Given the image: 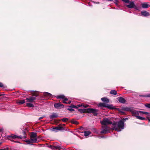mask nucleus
I'll use <instances>...</instances> for the list:
<instances>
[{
	"instance_id": "obj_35",
	"label": "nucleus",
	"mask_w": 150,
	"mask_h": 150,
	"mask_svg": "<svg viewBox=\"0 0 150 150\" xmlns=\"http://www.w3.org/2000/svg\"><path fill=\"white\" fill-rule=\"evenodd\" d=\"M144 105L146 107L150 108V103H146Z\"/></svg>"
},
{
	"instance_id": "obj_11",
	"label": "nucleus",
	"mask_w": 150,
	"mask_h": 150,
	"mask_svg": "<svg viewBox=\"0 0 150 150\" xmlns=\"http://www.w3.org/2000/svg\"><path fill=\"white\" fill-rule=\"evenodd\" d=\"M64 130V127H63L59 126V125L57 127H54L52 128V130L55 132H57L58 131Z\"/></svg>"
},
{
	"instance_id": "obj_27",
	"label": "nucleus",
	"mask_w": 150,
	"mask_h": 150,
	"mask_svg": "<svg viewBox=\"0 0 150 150\" xmlns=\"http://www.w3.org/2000/svg\"><path fill=\"white\" fill-rule=\"evenodd\" d=\"M26 105L29 108H33L34 107V105L33 104L30 103H26Z\"/></svg>"
},
{
	"instance_id": "obj_54",
	"label": "nucleus",
	"mask_w": 150,
	"mask_h": 150,
	"mask_svg": "<svg viewBox=\"0 0 150 150\" xmlns=\"http://www.w3.org/2000/svg\"><path fill=\"white\" fill-rule=\"evenodd\" d=\"M11 140V141H14L13 140Z\"/></svg>"
},
{
	"instance_id": "obj_33",
	"label": "nucleus",
	"mask_w": 150,
	"mask_h": 150,
	"mask_svg": "<svg viewBox=\"0 0 150 150\" xmlns=\"http://www.w3.org/2000/svg\"><path fill=\"white\" fill-rule=\"evenodd\" d=\"M83 106V107L84 108H87L88 106V105H83L82 104H81V105H77V106L79 107H80L81 106Z\"/></svg>"
},
{
	"instance_id": "obj_21",
	"label": "nucleus",
	"mask_w": 150,
	"mask_h": 150,
	"mask_svg": "<svg viewBox=\"0 0 150 150\" xmlns=\"http://www.w3.org/2000/svg\"><path fill=\"white\" fill-rule=\"evenodd\" d=\"M37 137V134L36 132H32L31 133L30 138H34Z\"/></svg>"
},
{
	"instance_id": "obj_34",
	"label": "nucleus",
	"mask_w": 150,
	"mask_h": 150,
	"mask_svg": "<svg viewBox=\"0 0 150 150\" xmlns=\"http://www.w3.org/2000/svg\"><path fill=\"white\" fill-rule=\"evenodd\" d=\"M137 118L138 119L142 120H144L145 119L144 118H143L142 117L139 116H138V117H137Z\"/></svg>"
},
{
	"instance_id": "obj_6",
	"label": "nucleus",
	"mask_w": 150,
	"mask_h": 150,
	"mask_svg": "<svg viewBox=\"0 0 150 150\" xmlns=\"http://www.w3.org/2000/svg\"><path fill=\"white\" fill-rule=\"evenodd\" d=\"M30 140H26L24 142L27 143L28 144H32V143H35L37 141V137L34 138H30Z\"/></svg>"
},
{
	"instance_id": "obj_1",
	"label": "nucleus",
	"mask_w": 150,
	"mask_h": 150,
	"mask_svg": "<svg viewBox=\"0 0 150 150\" xmlns=\"http://www.w3.org/2000/svg\"><path fill=\"white\" fill-rule=\"evenodd\" d=\"M78 111L81 113H92L94 116H96L98 115V110L91 108L88 109H79L78 110Z\"/></svg>"
},
{
	"instance_id": "obj_52",
	"label": "nucleus",
	"mask_w": 150,
	"mask_h": 150,
	"mask_svg": "<svg viewBox=\"0 0 150 150\" xmlns=\"http://www.w3.org/2000/svg\"><path fill=\"white\" fill-rule=\"evenodd\" d=\"M2 144V142H0V145H1Z\"/></svg>"
},
{
	"instance_id": "obj_28",
	"label": "nucleus",
	"mask_w": 150,
	"mask_h": 150,
	"mask_svg": "<svg viewBox=\"0 0 150 150\" xmlns=\"http://www.w3.org/2000/svg\"><path fill=\"white\" fill-rule=\"evenodd\" d=\"M114 109L117 110V111L119 112V113H121L122 115H124L125 114V112L122 111L119 108H115Z\"/></svg>"
},
{
	"instance_id": "obj_16",
	"label": "nucleus",
	"mask_w": 150,
	"mask_h": 150,
	"mask_svg": "<svg viewBox=\"0 0 150 150\" xmlns=\"http://www.w3.org/2000/svg\"><path fill=\"white\" fill-rule=\"evenodd\" d=\"M118 98V100L120 103H124L126 102V100L124 98L122 97H119Z\"/></svg>"
},
{
	"instance_id": "obj_4",
	"label": "nucleus",
	"mask_w": 150,
	"mask_h": 150,
	"mask_svg": "<svg viewBox=\"0 0 150 150\" xmlns=\"http://www.w3.org/2000/svg\"><path fill=\"white\" fill-rule=\"evenodd\" d=\"M98 105V107L100 108L104 107L111 109H113L115 108V107L113 106L112 105L106 104L104 103H99Z\"/></svg>"
},
{
	"instance_id": "obj_19",
	"label": "nucleus",
	"mask_w": 150,
	"mask_h": 150,
	"mask_svg": "<svg viewBox=\"0 0 150 150\" xmlns=\"http://www.w3.org/2000/svg\"><path fill=\"white\" fill-rule=\"evenodd\" d=\"M102 101L103 102H106L107 103H108L109 102V99L106 97L102 98H101Z\"/></svg>"
},
{
	"instance_id": "obj_42",
	"label": "nucleus",
	"mask_w": 150,
	"mask_h": 150,
	"mask_svg": "<svg viewBox=\"0 0 150 150\" xmlns=\"http://www.w3.org/2000/svg\"><path fill=\"white\" fill-rule=\"evenodd\" d=\"M118 2V0H115V3L116 4H117Z\"/></svg>"
},
{
	"instance_id": "obj_31",
	"label": "nucleus",
	"mask_w": 150,
	"mask_h": 150,
	"mask_svg": "<svg viewBox=\"0 0 150 150\" xmlns=\"http://www.w3.org/2000/svg\"><path fill=\"white\" fill-rule=\"evenodd\" d=\"M139 112L140 113L144 114L147 115H149V113L147 112L142 111H139Z\"/></svg>"
},
{
	"instance_id": "obj_25",
	"label": "nucleus",
	"mask_w": 150,
	"mask_h": 150,
	"mask_svg": "<svg viewBox=\"0 0 150 150\" xmlns=\"http://www.w3.org/2000/svg\"><path fill=\"white\" fill-rule=\"evenodd\" d=\"M91 134V132L88 131H84V134L85 136H87Z\"/></svg>"
},
{
	"instance_id": "obj_29",
	"label": "nucleus",
	"mask_w": 150,
	"mask_h": 150,
	"mask_svg": "<svg viewBox=\"0 0 150 150\" xmlns=\"http://www.w3.org/2000/svg\"><path fill=\"white\" fill-rule=\"evenodd\" d=\"M110 93L111 94H113L114 95H116L117 94V92L116 91L113 90H111L110 92Z\"/></svg>"
},
{
	"instance_id": "obj_7",
	"label": "nucleus",
	"mask_w": 150,
	"mask_h": 150,
	"mask_svg": "<svg viewBox=\"0 0 150 150\" xmlns=\"http://www.w3.org/2000/svg\"><path fill=\"white\" fill-rule=\"evenodd\" d=\"M103 130L100 132L101 134H106L109 132L110 128L107 126H103Z\"/></svg>"
},
{
	"instance_id": "obj_39",
	"label": "nucleus",
	"mask_w": 150,
	"mask_h": 150,
	"mask_svg": "<svg viewBox=\"0 0 150 150\" xmlns=\"http://www.w3.org/2000/svg\"><path fill=\"white\" fill-rule=\"evenodd\" d=\"M61 120V119L60 120H54L55 122L56 123H59L60 121Z\"/></svg>"
},
{
	"instance_id": "obj_45",
	"label": "nucleus",
	"mask_w": 150,
	"mask_h": 150,
	"mask_svg": "<svg viewBox=\"0 0 150 150\" xmlns=\"http://www.w3.org/2000/svg\"><path fill=\"white\" fill-rule=\"evenodd\" d=\"M53 146L52 145H49L48 146V147L51 148V149L52 148V147Z\"/></svg>"
},
{
	"instance_id": "obj_15",
	"label": "nucleus",
	"mask_w": 150,
	"mask_h": 150,
	"mask_svg": "<svg viewBox=\"0 0 150 150\" xmlns=\"http://www.w3.org/2000/svg\"><path fill=\"white\" fill-rule=\"evenodd\" d=\"M141 13L142 15L144 17L148 16L150 15V13L149 12L145 11H141Z\"/></svg>"
},
{
	"instance_id": "obj_30",
	"label": "nucleus",
	"mask_w": 150,
	"mask_h": 150,
	"mask_svg": "<svg viewBox=\"0 0 150 150\" xmlns=\"http://www.w3.org/2000/svg\"><path fill=\"white\" fill-rule=\"evenodd\" d=\"M69 120V119L66 117H64L63 118L61 119V120H62L63 122H67Z\"/></svg>"
},
{
	"instance_id": "obj_9",
	"label": "nucleus",
	"mask_w": 150,
	"mask_h": 150,
	"mask_svg": "<svg viewBox=\"0 0 150 150\" xmlns=\"http://www.w3.org/2000/svg\"><path fill=\"white\" fill-rule=\"evenodd\" d=\"M54 106L56 109H60L64 107V105L60 102L59 103H55L54 104Z\"/></svg>"
},
{
	"instance_id": "obj_22",
	"label": "nucleus",
	"mask_w": 150,
	"mask_h": 150,
	"mask_svg": "<svg viewBox=\"0 0 150 150\" xmlns=\"http://www.w3.org/2000/svg\"><path fill=\"white\" fill-rule=\"evenodd\" d=\"M65 97V96L64 95H60L57 96H56L57 98V99H64Z\"/></svg>"
},
{
	"instance_id": "obj_36",
	"label": "nucleus",
	"mask_w": 150,
	"mask_h": 150,
	"mask_svg": "<svg viewBox=\"0 0 150 150\" xmlns=\"http://www.w3.org/2000/svg\"><path fill=\"white\" fill-rule=\"evenodd\" d=\"M139 96L141 97H147V95H139Z\"/></svg>"
},
{
	"instance_id": "obj_40",
	"label": "nucleus",
	"mask_w": 150,
	"mask_h": 150,
	"mask_svg": "<svg viewBox=\"0 0 150 150\" xmlns=\"http://www.w3.org/2000/svg\"><path fill=\"white\" fill-rule=\"evenodd\" d=\"M67 109L71 112L73 111H74V110L72 108H68Z\"/></svg>"
},
{
	"instance_id": "obj_12",
	"label": "nucleus",
	"mask_w": 150,
	"mask_h": 150,
	"mask_svg": "<svg viewBox=\"0 0 150 150\" xmlns=\"http://www.w3.org/2000/svg\"><path fill=\"white\" fill-rule=\"evenodd\" d=\"M112 125L114 126V127L113 128V130H115L117 132H120L121 131V130L120 129H118L117 127V122H114L113 123H112Z\"/></svg>"
},
{
	"instance_id": "obj_5",
	"label": "nucleus",
	"mask_w": 150,
	"mask_h": 150,
	"mask_svg": "<svg viewBox=\"0 0 150 150\" xmlns=\"http://www.w3.org/2000/svg\"><path fill=\"white\" fill-rule=\"evenodd\" d=\"M101 124L103 126H107V125L112 124V122L108 118H103L102 120L100 121Z\"/></svg>"
},
{
	"instance_id": "obj_44",
	"label": "nucleus",
	"mask_w": 150,
	"mask_h": 150,
	"mask_svg": "<svg viewBox=\"0 0 150 150\" xmlns=\"http://www.w3.org/2000/svg\"><path fill=\"white\" fill-rule=\"evenodd\" d=\"M128 119V118H123V119H122V120L123 121H124V120H127Z\"/></svg>"
},
{
	"instance_id": "obj_8",
	"label": "nucleus",
	"mask_w": 150,
	"mask_h": 150,
	"mask_svg": "<svg viewBox=\"0 0 150 150\" xmlns=\"http://www.w3.org/2000/svg\"><path fill=\"white\" fill-rule=\"evenodd\" d=\"M124 121L122 120H120L117 122V127L120 130L123 129L124 128Z\"/></svg>"
},
{
	"instance_id": "obj_38",
	"label": "nucleus",
	"mask_w": 150,
	"mask_h": 150,
	"mask_svg": "<svg viewBox=\"0 0 150 150\" xmlns=\"http://www.w3.org/2000/svg\"><path fill=\"white\" fill-rule=\"evenodd\" d=\"M122 1L125 3H128L129 2V0H122Z\"/></svg>"
},
{
	"instance_id": "obj_41",
	"label": "nucleus",
	"mask_w": 150,
	"mask_h": 150,
	"mask_svg": "<svg viewBox=\"0 0 150 150\" xmlns=\"http://www.w3.org/2000/svg\"><path fill=\"white\" fill-rule=\"evenodd\" d=\"M4 87V85L3 84L1 83V82H0V87Z\"/></svg>"
},
{
	"instance_id": "obj_13",
	"label": "nucleus",
	"mask_w": 150,
	"mask_h": 150,
	"mask_svg": "<svg viewBox=\"0 0 150 150\" xmlns=\"http://www.w3.org/2000/svg\"><path fill=\"white\" fill-rule=\"evenodd\" d=\"M36 99V98L34 96H30L28 98H26L27 102L29 103H32Z\"/></svg>"
},
{
	"instance_id": "obj_37",
	"label": "nucleus",
	"mask_w": 150,
	"mask_h": 150,
	"mask_svg": "<svg viewBox=\"0 0 150 150\" xmlns=\"http://www.w3.org/2000/svg\"><path fill=\"white\" fill-rule=\"evenodd\" d=\"M69 107L73 108H78V107H77L75 105H71V106H70Z\"/></svg>"
},
{
	"instance_id": "obj_18",
	"label": "nucleus",
	"mask_w": 150,
	"mask_h": 150,
	"mask_svg": "<svg viewBox=\"0 0 150 150\" xmlns=\"http://www.w3.org/2000/svg\"><path fill=\"white\" fill-rule=\"evenodd\" d=\"M142 7L144 8H147L149 7V5L147 3H143L141 4Z\"/></svg>"
},
{
	"instance_id": "obj_50",
	"label": "nucleus",
	"mask_w": 150,
	"mask_h": 150,
	"mask_svg": "<svg viewBox=\"0 0 150 150\" xmlns=\"http://www.w3.org/2000/svg\"><path fill=\"white\" fill-rule=\"evenodd\" d=\"M3 129H0V132H2L3 131Z\"/></svg>"
},
{
	"instance_id": "obj_10",
	"label": "nucleus",
	"mask_w": 150,
	"mask_h": 150,
	"mask_svg": "<svg viewBox=\"0 0 150 150\" xmlns=\"http://www.w3.org/2000/svg\"><path fill=\"white\" fill-rule=\"evenodd\" d=\"M129 4L126 5V6L127 8H134L135 9H137V7L135 6L133 2L129 1Z\"/></svg>"
},
{
	"instance_id": "obj_20",
	"label": "nucleus",
	"mask_w": 150,
	"mask_h": 150,
	"mask_svg": "<svg viewBox=\"0 0 150 150\" xmlns=\"http://www.w3.org/2000/svg\"><path fill=\"white\" fill-rule=\"evenodd\" d=\"M61 148L59 146H53L52 147L51 149L55 150L56 149H58L59 150H61Z\"/></svg>"
},
{
	"instance_id": "obj_53",
	"label": "nucleus",
	"mask_w": 150,
	"mask_h": 150,
	"mask_svg": "<svg viewBox=\"0 0 150 150\" xmlns=\"http://www.w3.org/2000/svg\"><path fill=\"white\" fill-rule=\"evenodd\" d=\"M148 120H149V121H150V119H149Z\"/></svg>"
},
{
	"instance_id": "obj_48",
	"label": "nucleus",
	"mask_w": 150,
	"mask_h": 150,
	"mask_svg": "<svg viewBox=\"0 0 150 150\" xmlns=\"http://www.w3.org/2000/svg\"><path fill=\"white\" fill-rule=\"evenodd\" d=\"M60 125L65 126V125L64 124H60L59 125V126H60Z\"/></svg>"
},
{
	"instance_id": "obj_32",
	"label": "nucleus",
	"mask_w": 150,
	"mask_h": 150,
	"mask_svg": "<svg viewBox=\"0 0 150 150\" xmlns=\"http://www.w3.org/2000/svg\"><path fill=\"white\" fill-rule=\"evenodd\" d=\"M63 100L62 101V102L64 103H67V101L68 100V99L65 97L64 98V99H63Z\"/></svg>"
},
{
	"instance_id": "obj_49",
	"label": "nucleus",
	"mask_w": 150,
	"mask_h": 150,
	"mask_svg": "<svg viewBox=\"0 0 150 150\" xmlns=\"http://www.w3.org/2000/svg\"><path fill=\"white\" fill-rule=\"evenodd\" d=\"M6 150H9V149L8 148H6L4 149Z\"/></svg>"
},
{
	"instance_id": "obj_43",
	"label": "nucleus",
	"mask_w": 150,
	"mask_h": 150,
	"mask_svg": "<svg viewBox=\"0 0 150 150\" xmlns=\"http://www.w3.org/2000/svg\"><path fill=\"white\" fill-rule=\"evenodd\" d=\"M44 117H45L44 116H42V117H40L39 118V120H41V119H43V118Z\"/></svg>"
},
{
	"instance_id": "obj_51",
	"label": "nucleus",
	"mask_w": 150,
	"mask_h": 150,
	"mask_svg": "<svg viewBox=\"0 0 150 150\" xmlns=\"http://www.w3.org/2000/svg\"><path fill=\"white\" fill-rule=\"evenodd\" d=\"M0 150H6L5 149H0Z\"/></svg>"
},
{
	"instance_id": "obj_23",
	"label": "nucleus",
	"mask_w": 150,
	"mask_h": 150,
	"mask_svg": "<svg viewBox=\"0 0 150 150\" xmlns=\"http://www.w3.org/2000/svg\"><path fill=\"white\" fill-rule=\"evenodd\" d=\"M43 94L44 96L48 97H50L52 96V94L50 93L45 92Z\"/></svg>"
},
{
	"instance_id": "obj_3",
	"label": "nucleus",
	"mask_w": 150,
	"mask_h": 150,
	"mask_svg": "<svg viewBox=\"0 0 150 150\" xmlns=\"http://www.w3.org/2000/svg\"><path fill=\"white\" fill-rule=\"evenodd\" d=\"M22 134L23 135L21 136H18L16 135L12 134L9 135L8 136L7 138L8 139L12 138L13 139H15L16 138L22 139L23 138L24 139L27 138V134H26V132L23 130Z\"/></svg>"
},
{
	"instance_id": "obj_24",
	"label": "nucleus",
	"mask_w": 150,
	"mask_h": 150,
	"mask_svg": "<svg viewBox=\"0 0 150 150\" xmlns=\"http://www.w3.org/2000/svg\"><path fill=\"white\" fill-rule=\"evenodd\" d=\"M25 100H19L17 101V103L18 104H22L24 103H25Z\"/></svg>"
},
{
	"instance_id": "obj_17",
	"label": "nucleus",
	"mask_w": 150,
	"mask_h": 150,
	"mask_svg": "<svg viewBox=\"0 0 150 150\" xmlns=\"http://www.w3.org/2000/svg\"><path fill=\"white\" fill-rule=\"evenodd\" d=\"M58 117L57 113H53L50 116V119H53L56 118Z\"/></svg>"
},
{
	"instance_id": "obj_26",
	"label": "nucleus",
	"mask_w": 150,
	"mask_h": 150,
	"mask_svg": "<svg viewBox=\"0 0 150 150\" xmlns=\"http://www.w3.org/2000/svg\"><path fill=\"white\" fill-rule=\"evenodd\" d=\"M70 122L71 123L76 125H78L79 124V122L78 121L75 120L74 119H72Z\"/></svg>"
},
{
	"instance_id": "obj_14",
	"label": "nucleus",
	"mask_w": 150,
	"mask_h": 150,
	"mask_svg": "<svg viewBox=\"0 0 150 150\" xmlns=\"http://www.w3.org/2000/svg\"><path fill=\"white\" fill-rule=\"evenodd\" d=\"M30 93L31 95L35 97L38 96L39 94V92L37 91H30Z\"/></svg>"
},
{
	"instance_id": "obj_46",
	"label": "nucleus",
	"mask_w": 150,
	"mask_h": 150,
	"mask_svg": "<svg viewBox=\"0 0 150 150\" xmlns=\"http://www.w3.org/2000/svg\"><path fill=\"white\" fill-rule=\"evenodd\" d=\"M147 97H150V94H147Z\"/></svg>"
},
{
	"instance_id": "obj_47",
	"label": "nucleus",
	"mask_w": 150,
	"mask_h": 150,
	"mask_svg": "<svg viewBox=\"0 0 150 150\" xmlns=\"http://www.w3.org/2000/svg\"><path fill=\"white\" fill-rule=\"evenodd\" d=\"M71 103V101L70 100H69L68 103L67 102V104H70Z\"/></svg>"
},
{
	"instance_id": "obj_2",
	"label": "nucleus",
	"mask_w": 150,
	"mask_h": 150,
	"mask_svg": "<svg viewBox=\"0 0 150 150\" xmlns=\"http://www.w3.org/2000/svg\"><path fill=\"white\" fill-rule=\"evenodd\" d=\"M122 110L124 111H130L132 114V115L133 116L136 117V118L139 115L138 112L134 110L133 107H124L122 108Z\"/></svg>"
}]
</instances>
